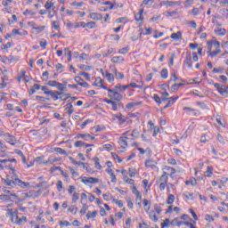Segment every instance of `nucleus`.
I'll return each mask as SVG.
<instances>
[{
  "instance_id": "1",
  "label": "nucleus",
  "mask_w": 228,
  "mask_h": 228,
  "mask_svg": "<svg viewBox=\"0 0 228 228\" xmlns=\"http://www.w3.org/2000/svg\"><path fill=\"white\" fill-rule=\"evenodd\" d=\"M9 168L12 175H7L6 178L2 179V183L4 186H10L11 188H15L19 186L20 188H29V183L23 182L19 178L17 174H15V168L9 166Z\"/></svg>"
},
{
  "instance_id": "2",
  "label": "nucleus",
  "mask_w": 228,
  "mask_h": 228,
  "mask_svg": "<svg viewBox=\"0 0 228 228\" xmlns=\"http://www.w3.org/2000/svg\"><path fill=\"white\" fill-rule=\"evenodd\" d=\"M49 95L53 99V101H67V99L70 97V94H63L62 92L59 91H50Z\"/></svg>"
},
{
  "instance_id": "3",
  "label": "nucleus",
  "mask_w": 228,
  "mask_h": 228,
  "mask_svg": "<svg viewBox=\"0 0 228 228\" xmlns=\"http://www.w3.org/2000/svg\"><path fill=\"white\" fill-rule=\"evenodd\" d=\"M144 167L146 168H151V170H153V172H159V167H158V161L152 159H146Z\"/></svg>"
},
{
  "instance_id": "4",
  "label": "nucleus",
  "mask_w": 228,
  "mask_h": 228,
  "mask_svg": "<svg viewBox=\"0 0 228 228\" xmlns=\"http://www.w3.org/2000/svg\"><path fill=\"white\" fill-rule=\"evenodd\" d=\"M6 216H11L12 224H15L17 225V224L19 222V212L17 210L9 208L7 210Z\"/></svg>"
},
{
  "instance_id": "5",
  "label": "nucleus",
  "mask_w": 228,
  "mask_h": 228,
  "mask_svg": "<svg viewBox=\"0 0 228 228\" xmlns=\"http://www.w3.org/2000/svg\"><path fill=\"white\" fill-rule=\"evenodd\" d=\"M107 90L109 92L108 96L110 97V99H112L113 101H117L118 102H119V101H122V99H124V96L120 94L118 92L110 88Z\"/></svg>"
},
{
  "instance_id": "6",
  "label": "nucleus",
  "mask_w": 228,
  "mask_h": 228,
  "mask_svg": "<svg viewBox=\"0 0 228 228\" xmlns=\"http://www.w3.org/2000/svg\"><path fill=\"white\" fill-rule=\"evenodd\" d=\"M28 26H30V28H32V33L34 35H40V33H42V31H45V26L38 27L35 22H28Z\"/></svg>"
},
{
  "instance_id": "7",
  "label": "nucleus",
  "mask_w": 228,
  "mask_h": 228,
  "mask_svg": "<svg viewBox=\"0 0 228 228\" xmlns=\"http://www.w3.org/2000/svg\"><path fill=\"white\" fill-rule=\"evenodd\" d=\"M208 51L211 52L212 49L217 50L220 49V42L216 39H212L207 42Z\"/></svg>"
},
{
  "instance_id": "8",
  "label": "nucleus",
  "mask_w": 228,
  "mask_h": 228,
  "mask_svg": "<svg viewBox=\"0 0 228 228\" xmlns=\"http://www.w3.org/2000/svg\"><path fill=\"white\" fill-rule=\"evenodd\" d=\"M80 181L84 184H97V183H99V178L83 176L80 178Z\"/></svg>"
},
{
  "instance_id": "9",
  "label": "nucleus",
  "mask_w": 228,
  "mask_h": 228,
  "mask_svg": "<svg viewBox=\"0 0 228 228\" xmlns=\"http://www.w3.org/2000/svg\"><path fill=\"white\" fill-rule=\"evenodd\" d=\"M214 86H215V88H216V90L220 94V95H228V91H227L225 85L215 83Z\"/></svg>"
},
{
  "instance_id": "10",
  "label": "nucleus",
  "mask_w": 228,
  "mask_h": 228,
  "mask_svg": "<svg viewBox=\"0 0 228 228\" xmlns=\"http://www.w3.org/2000/svg\"><path fill=\"white\" fill-rule=\"evenodd\" d=\"M4 138L7 143H10V145H15L17 143L15 136L10 134H4Z\"/></svg>"
},
{
  "instance_id": "11",
  "label": "nucleus",
  "mask_w": 228,
  "mask_h": 228,
  "mask_svg": "<svg viewBox=\"0 0 228 228\" xmlns=\"http://www.w3.org/2000/svg\"><path fill=\"white\" fill-rule=\"evenodd\" d=\"M160 6H166V8L181 6V2L162 1L160 2Z\"/></svg>"
},
{
  "instance_id": "12",
  "label": "nucleus",
  "mask_w": 228,
  "mask_h": 228,
  "mask_svg": "<svg viewBox=\"0 0 228 228\" xmlns=\"http://www.w3.org/2000/svg\"><path fill=\"white\" fill-rule=\"evenodd\" d=\"M101 72L103 77H105L107 81H109V83H113L115 81V77L113 76V74L108 71H104L103 69H101Z\"/></svg>"
},
{
  "instance_id": "13",
  "label": "nucleus",
  "mask_w": 228,
  "mask_h": 228,
  "mask_svg": "<svg viewBox=\"0 0 228 228\" xmlns=\"http://www.w3.org/2000/svg\"><path fill=\"white\" fill-rule=\"evenodd\" d=\"M94 86H98L100 88H103V90H108L109 88L104 86V81L101 77H96L94 83Z\"/></svg>"
},
{
  "instance_id": "14",
  "label": "nucleus",
  "mask_w": 228,
  "mask_h": 228,
  "mask_svg": "<svg viewBox=\"0 0 228 228\" xmlns=\"http://www.w3.org/2000/svg\"><path fill=\"white\" fill-rule=\"evenodd\" d=\"M214 33L215 35H216V37H225L227 30H225V28H223L222 26H220V27H216L214 29Z\"/></svg>"
},
{
  "instance_id": "15",
  "label": "nucleus",
  "mask_w": 228,
  "mask_h": 228,
  "mask_svg": "<svg viewBox=\"0 0 228 228\" xmlns=\"http://www.w3.org/2000/svg\"><path fill=\"white\" fill-rule=\"evenodd\" d=\"M75 81L79 85V86H83V88H88V86H90V85L80 77H75Z\"/></svg>"
},
{
  "instance_id": "16",
  "label": "nucleus",
  "mask_w": 228,
  "mask_h": 228,
  "mask_svg": "<svg viewBox=\"0 0 228 228\" xmlns=\"http://www.w3.org/2000/svg\"><path fill=\"white\" fill-rule=\"evenodd\" d=\"M170 38H172V40H175V42L183 40V33L181 31L173 33V34H171Z\"/></svg>"
},
{
  "instance_id": "17",
  "label": "nucleus",
  "mask_w": 228,
  "mask_h": 228,
  "mask_svg": "<svg viewBox=\"0 0 228 228\" xmlns=\"http://www.w3.org/2000/svg\"><path fill=\"white\" fill-rule=\"evenodd\" d=\"M151 200L147 199L142 200V205H143L145 213H149V211H151Z\"/></svg>"
},
{
  "instance_id": "18",
  "label": "nucleus",
  "mask_w": 228,
  "mask_h": 228,
  "mask_svg": "<svg viewBox=\"0 0 228 228\" xmlns=\"http://www.w3.org/2000/svg\"><path fill=\"white\" fill-rule=\"evenodd\" d=\"M89 17L92 19V20H102V15L101 13L91 12Z\"/></svg>"
},
{
  "instance_id": "19",
  "label": "nucleus",
  "mask_w": 228,
  "mask_h": 228,
  "mask_svg": "<svg viewBox=\"0 0 228 228\" xmlns=\"http://www.w3.org/2000/svg\"><path fill=\"white\" fill-rule=\"evenodd\" d=\"M112 63H117L118 65L122 64L124 61H126V59L122 56H115L111 59Z\"/></svg>"
},
{
  "instance_id": "20",
  "label": "nucleus",
  "mask_w": 228,
  "mask_h": 228,
  "mask_svg": "<svg viewBox=\"0 0 228 228\" xmlns=\"http://www.w3.org/2000/svg\"><path fill=\"white\" fill-rule=\"evenodd\" d=\"M159 183L168 184V174H167V171L163 172L162 175L159 179Z\"/></svg>"
},
{
  "instance_id": "21",
  "label": "nucleus",
  "mask_w": 228,
  "mask_h": 228,
  "mask_svg": "<svg viewBox=\"0 0 228 228\" xmlns=\"http://www.w3.org/2000/svg\"><path fill=\"white\" fill-rule=\"evenodd\" d=\"M74 146L75 147H86V148H88V147H94V144H87V143H85V142H83V141H77L75 143H74Z\"/></svg>"
},
{
  "instance_id": "22",
  "label": "nucleus",
  "mask_w": 228,
  "mask_h": 228,
  "mask_svg": "<svg viewBox=\"0 0 228 228\" xmlns=\"http://www.w3.org/2000/svg\"><path fill=\"white\" fill-rule=\"evenodd\" d=\"M79 138H83L86 142H88V138H92V135L90 134H77L75 136V140H79Z\"/></svg>"
},
{
  "instance_id": "23",
  "label": "nucleus",
  "mask_w": 228,
  "mask_h": 228,
  "mask_svg": "<svg viewBox=\"0 0 228 228\" xmlns=\"http://www.w3.org/2000/svg\"><path fill=\"white\" fill-rule=\"evenodd\" d=\"M45 8L46 12H51V10H54V3L51 2V0H48L45 4Z\"/></svg>"
},
{
  "instance_id": "24",
  "label": "nucleus",
  "mask_w": 228,
  "mask_h": 228,
  "mask_svg": "<svg viewBox=\"0 0 228 228\" xmlns=\"http://www.w3.org/2000/svg\"><path fill=\"white\" fill-rule=\"evenodd\" d=\"M220 53H222V50L217 49V50H212L209 52V50L208 51V56H210V58H216V56H218V54H220Z\"/></svg>"
},
{
  "instance_id": "25",
  "label": "nucleus",
  "mask_w": 228,
  "mask_h": 228,
  "mask_svg": "<svg viewBox=\"0 0 228 228\" xmlns=\"http://www.w3.org/2000/svg\"><path fill=\"white\" fill-rule=\"evenodd\" d=\"M65 111L70 117V115H72V113H74V105H72V103L66 104Z\"/></svg>"
},
{
  "instance_id": "26",
  "label": "nucleus",
  "mask_w": 228,
  "mask_h": 228,
  "mask_svg": "<svg viewBox=\"0 0 228 228\" xmlns=\"http://www.w3.org/2000/svg\"><path fill=\"white\" fill-rule=\"evenodd\" d=\"M118 143L122 149H126L127 147V137H120Z\"/></svg>"
},
{
  "instance_id": "27",
  "label": "nucleus",
  "mask_w": 228,
  "mask_h": 228,
  "mask_svg": "<svg viewBox=\"0 0 228 228\" xmlns=\"http://www.w3.org/2000/svg\"><path fill=\"white\" fill-rule=\"evenodd\" d=\"M149 216H150L151 220H152V222H158V220H159L158 216H156V212L154 210H151L149 212Z\"/></svg>"
},
{
  "instance_id": "28",
  "label": "nucleus",
  "mask_w": 228,
  "mask_h": 228,
  "mask_svg": "<svg viewBox=\"0 0 228 228\" xmlns=\"http://www.w3.org/2000/svg\"><path fill=\"white\" fill-rule=\"evenodd\" d=\"M12 35H20V37H26L28 35V31L23 30V31H19L17 28L12 29Z\"/></svg>"
},
{
  "instance_id": "29",
  "label": "nucleus",
  "mask_w": 228,
  "mask_h": 228,
  "mask_svg": "<svg viewBox=\"0 0 228 228\" xmlns=\"http://www.w3.org/2000/svg\"><path fill=\"white\" fill-rule=\"evenodd\" d=\"M185 62L188 67H192L193 63L191 62V53H188L185 57Z\"/></svg>"
},
{
  "instance_id": "30",
  "label": "nucleus",
  "mask_w": 228,
  "mask_h": 228,
  "mask_svg": "<svg viewBox=\"0 0 228 228\" xmlns=\"http://www.w3.org/2000/svg\"><path fill=\"white\" fill-rule=\"evenodd\" d=\"M112 72L115 74L117 79H124V73L118 72L115 68H113Z\"/></svg>"
},
{
  "instance_id": "31",
  "label": "nucleus",
  "mask_w": 228,
  "mask_h": 228,
  "mask_svg": "<svg viewBox=\"0 0 228 228\" xmlns=\"http://www.w3.org/2000/svg\"><path fill=\"white\" fill-rule=\"evenodd\" d=\"M4 63H13V61H15V58H13V56H9V57H4L2 61Z\"/></svg>"
},
{
  "instance_id": "32",
  "label": "nucleus",
  "mask_w": 228,
  "mask_h": 228,
  "mask_svg": "<svg viewBox=\"0 0 228 228\" xmlns=\"http://www.w3.org/2000/svg\"><path fill=\"white\" fill-rule=\"evenodd\" d=\"M163 170H165L166 172H169V175H174V174H175V169L168 166H165L163 167Z\"/></svg>"
},
{
  "instance_id": "33",
  "label": "nucleus",
  "mask_w": 228,
  "mask_h": 228,
  "mask_svg": "<svg viewBox=\"0 0 228 228\" xmlns=\"http://www.w3.org/2000/svg\"><path fill=\"white\" fill-rule=\"evenodd\" d=\"M212 72L214 74H224V72H225V69L219 67V68H214Z\"/></svg>"
},
{
  "instance_id": "34",
  "label": "nucleus",
  "mask_w": 228,
  "mask_h": 228,
  "mask_svg": "<svg viewBox=\"0 0 228 228\" xmlns=\"http://www.w3.org/2000/svg\"><path fill=\"white\" fill-rule=\"evenodd\" d=\"M135 20H143V9H141L137 14H135Z\"/></svg>"
},
{
  "instance_id": "35",
  "label": "nucleus",
  "mask_w": 228,
  "mask_h": 228,
  "mask_svg": "<svg viewBox=\"0 0 228 228\" xmlns=\"http://www.w3.org/2000/svg\"><path fill=\"white\" fill-rule=\"evenodd\" d=\"M139 104H141V102H129L126 105V110H133V108H134V106H139Z\"/></svg>"
},
{
  "instance_id": "36",
  "label": "nucleus",
  "mask_w": 228,
  "mask_h": 228,
  "mask_svg": "<svg viewBox=\"0 0 228 228\" xmlns=\"http://www.w3.org/2000/svg\"><path fill=\"white\" fill-rule=\"evenodd\" d=\"M205 177H211L213 175V167H208L207 171L204 173Z\"/></svg>"
},
{
  "instance_id": "37",
  "label": "nucleus",
  "mask_w": 228,
  "mask_h": 228,
  "mask_svg": "<svg viewBox=\"0 0 228 228\" xmlns=\"http://www.w3.org/2000/svg\"><path fill=\"white\" fill-rule=\"evenodd\" d=\"M12 45H13L12 43V42H9V43H7L6 45H1V49H2V51H6V52H8V49H11V47H12Z\"/></svg>"
},
{
  "instance_id": "38",
  "label": "nucleus",
  "mask_w": 228,
  "mask_h": 228,
  "mask_svg": "<svg viewBox=\"0 0 228 228\" xmlns=\"http://www.w3.org/2000/svg\"><path fill=\"white\" fill-rule=\"evenodd\" d=\"M9 197H11L12 200H16V202H22V200H20V198H19L15 192H11Z\"/></svg>"
},
{
  "instance_id": "39",
  "label": "nucleus",
  "mask_w": 228,
  "mask_h": 228,
  "mask_svg": "<svg viewBox=\"0 0 228 228\" xmlns=\"http://www.w3.org/2000/svg\"><path fill=\"white\" fill-rule=\"evenodd\" d=\"M55 88H57V90H60L61 92H67V87L62 86V84H60V82H57Z\"/></svg>"
},
{
  "instance_id": "40",
  "label": "nucleus",
  "mask_w": 228,
  "mask_h": 228,
  "mask_svg": "<svg viewBox=\"0 0 228 228\" xmlns=\"http://www.w3.org/2000/svg\"><path fill=\"white\" fill-rule=\"evenodd\" d=\"M84 170H86L89 174H94V169L88 165V163L84 164L83 166Z\"/></svg>"
},
{
  "instance_id": "41",
  "label": "nucleus",
  "mask_w": 228,
  "mask_h": 228,
  "mask_svg": "<svg viewBox=\"0 0 228 228\" xmlns=\"http://www.w3.org/2000/svg\"><path fill=\"white\" fill-rule=\"evenodd\" d=\"M58 161H60V159L56 158V157H49L48 158V163H50V165H53L54 163H58Z\"/></svg>"
},
{
  "instance_id": "42",
  "label": "nucleus",
  "mask_w": 228,
  "mask_h": 228,
  "mask_svg": "<svg viewBox=\"0 0 228 228\" xmlns=\"http://www.w3.org/2000/svg\"><path fill=\"white\" fill-rule=\"evenodd\" d=\"M6 163H8V159H0V170L6 168Z\"/></svg>"
},
{
  "instance_id": "43",
  "label": "nucleus",
  "mask_w": 228,
  "mask_h": 228,
  "mask_svg": "<svg viewBox=\"0 0 228 228\" xmlns=\"http://www.w3.org/2000/svg\"><path fill=\"white\" fill-rule=\"evenodd\" d=\"M174 200H175V196H174V194H169L167 204L168 205L174 204Z\"/></svg>"
},
{
  "instance_id": "44",
  "label": "nucleus",
  "mask_w": 228,
  "mask_h": 228,
  "mask_svg": "<svg viewBox=\"0 0 228 228\" xmlns=\"http://www.w3.org/2000/svg\"><path fill=\"white\" fill-rule=\"evenodd\" d=\"M127 88H129V86H120V85H118L115 86V89L116 90H120V92H124L126 90H127Z\"/></svg>"
},
{
  "instance_id": "45",
  "label": "nucleus",
  "mask_w": 228,
  "mask_h": 228,
  "mask_svg": "<svg viewBox=\"0 0 228 228\" xmlns=\"http://www.w3.org/2000/svg\"><path fill=\"white\" fill-rule=\"evenodd\" d=\"M96 216H97V211H94L93 213L92 212H88L86 214L87 220H90V218H95Z\"/></svg>"
},
{
  "instance_id": "46",
  "label": "nucleus",
  "mask_w": 228,
  "mask_h": 228,
  "mask_svg": "<svg viewBox=\"0 0 228 228\" xmlns=\"http://www.w3.org/2000/svg\"><path fill=\"white\" fill-rule=\"evenodd\" d=\"M28 222V217L26 216H22L20 218L18 217V223H17V225H22V224Z\"/></svg>"
},
{
  "instance_id": "47",
  "label": "nucleus",
  "mask_w": 228,
  "mask_h": 228,
  "mask_svg": "<svg viewBox=\"0 0 228 228\" xmlns=\"http://www.w3.org/2000/svg\"><path fill=\"white\" fill-rule=\"evenodd\" d=\"M171 225H176L177 227H181L182 222L179 221L178 218H175V219L172 220Z\"/></svg>"
},
{
  "instance_id": "48",
  "label": "nucleus",
  "mask_w": 228,
  "mask_h": 228,
  "mask_svg": "<svg viewBox=\"0 0 228 228\" xmlns=\"http://www.w3.org/2000/svg\"><path fill=\"white\" fill-rule=\"evenodd\" d=\"M160 76L163 79H167V77H168V70L167 69H162Z\"/></svg>"
},
{
  "instance_id": "49",
  "label": "nucleus",
  "mask_w": 228,
  "mask_h": 228,
  "mask_svg": "<svg viewBox=\"0 0 228 228\" xmlns=\"http://www.w3.org/2000/svg\"><path fill=\"white\" fill-rule=\"evenodd\" d=\"M145 4L146 6H152L154 4V0H144L142 4H141V7Z\"/></svg>"
},
{
  "instance_id": "50",
  "label": "nucleus",
  "mask_w": 228,
  "mask_h": 228,
  "mask_svg": "<svg viewBox=\"0 0 228 228\" xmlns=\"http://www.w3.org/2000/svg\"><path fill=\"white\" fill-rule=\"evenodd\" d=\"M131 136H132V140H136V138L140 136V132H138L136 129H134Z\"/></svg>"
},
{
  "instance_id": "51",
  "label": "nucleus",
  "mask_w": 228,
  "mask_h": 228,
  "mask_svg": "<svg viewBox=\"0 0 228 228\" xmlns=\"http://www.w3.org/2000/svg\"><path fill=\"white\" fill-rule=\"evenodd\" d=\"M169 225H171V222L168 218L165 219L163 223H161L162 228L168 227Z\"/></svg>"
},
{
  "instance_id": "52",
  "label": "nucleus",
  "mask_w": 228,
  "mask_h": 228,
  "mask_svg": "<svg viewBox=\"0 0 228 228\" xmlns=\"http://www.w3.org/2000/svg\"><path fill=\"white\" fill-rule=\"evenodd\" d=\"M129 53V46L119 49V54H127Z\"/></svg>"
},
{
  "instance_id": "53",
  "label": "nucleus",
  "mask_w": 228,
  "mask_h": 228,
  "mask_svg": "<svg viewBox=\"0 0 228 228\" xmlns=\"http://www.w3.org/2000/svg\"><path fill=\"white\" fill-rule=\"evenodd\" d=\"M193 3H195V0H185L183 4H184L185 8H190V6H191V4H193Z\"/></svg>"
},
{
  "instance_id": "54",
  "label": "nucleus",
  "mask_w": 228,
  "mask_h": 228,
  "mask_svg": "<svg viewBox=\"0 0 228 228\" xmlns=\"http://www.w3.org/2000/svg\"><path fill=\"white\" fill-rule=\"evenodd\" d=\"M77 200H79V193L74 192L72 195V202L74 204H76V202H77Z\"/></svg>"
},
{
  "instance_id": "55",
  "label": "nucleus",
  "mask_w": 228,
  "mask_h": 228,
  "mask_svg": "<svg viewBox=\"0 0 228 228\" xmlns=\"http://www.w3.org/2000/svg\"><path fill=\"white\" fill-rule=\"evenodd\" d=\"M86 28H88V29H94L95 22L90 21V22L86 23Z\"/></svg>"
},
{
  "instance_id": "56",
  "label": "nucleus",
  "mask_w": 228,
  "mask_h": 228,
  "mask_svg": "<svg viewBox=\"0 0 228 228\" xmlns=\"http://www.w3.org/2000/svg\"><path fill=\"white\" fill-rule=\"evenodd\" d=\"M59 224L61 225V227H70V222L69 221H60Z\"/></svg>"
},
{
  "instance_id": "57",
  "label": "nucleus",
  "mask_w": 228,
  "mask_h": 228,
  "mask_svg": "<svg viewBox=\"0 0 228 228\" xmlns=\"http://www.w3.org/2000/svg\"><path fill=\"white\" fill-rule=\"evenodd\" d=\"M34 161L38 165H44V157H37Z\"/></svg>"
},
{
  "instance_id": "58",
  "label": "nucleus",
  "mask_w": 228,
  "mask_h": 228,
  "mask_svg": "<svg viewBox=\"0 0 228 228\" xmlns=\"http://www.w3.org/2000/svg\"><path fill=\"white\" fill-rule=\"evenodd\" d=\"M94 133H101V131H104V129H106V127L101 126H96L94 127Z\"/></svg>"
},
{
  "instance_id": "59",
  "label": "nucleus",
  "mask_w": 228,
  "mask_h": 228,
  "mask_svg": "<svg viewBox=\"0 0 228 228\" xmlns=\"http://www.w3.org/2000/svg\"><path fill=\"white\" fill-rule=\"evenodd\" d=\"M116 22H118V24H126V22H127V18H119L116 20Z\"/></svg>"
},
{
  "instance_id": "60",
  "label": "nucleus",
  "mask_w": 228,
  "mask_h": 228,
  "mask_svg": "<svg viewBox=\"0 0 228 228\" xmlns=\"http://www.w3.org/2000/svg\"><path fill=\"white\" fill-rule=\"evenodd\" d=\"M87 209H88V206L86 204H84L82 208L80 209V215H86Z\"/></svg>"
},
{
  "instance_id": "61",
  "label": "nucleus",
  "mask_w": 228,
  "mask_h": 228,
  "mask_svg": "<svg viewBox=\"0 0 228 228\" xmlns=\"http://www.w3.org/2000/svg\"><path fill=\"white\" fill-rule=\"evenodd\" d=\"M154 209L158 215H161V205L155 204Z\"/></svg>"
},
{
  "instance_id": "62",
  "label": "nucleus",
  "mask_w": 228,
  "mask_h": 228,
  "mask_svg": "<svg viewBox=\"0 0 228 228\" xmlns=\"http://www.w3.org/2000/svg\"><path fill=\"white\" fill-rule=\"evenodd\" d=\"M179 99V96L167 98L168 103L172 106L175 101Z\"/></svg>"
},
{
  "instance_id": "63",
  "label": "nucleus",
  "mask_w": 228,
  "mask_h": 228,
  "mask_svg": "<svg viewBox=\"0 0 228 228\" xmlns=\"http://www.w3.org/2000/svg\"><path fill=\"white\" fill-rule=\"evenodd\" d=\"M129 177H134L136 174H138V171L136 169H129Z\"/></svg>"
},
{
  "instance_id": "64",
  "label": "nucleus",
  "mask_w": 228,
  "mask_h": 228,
  "mask_svg": "<svg viewBox=\"0 0 228 228\" xmlns=\"http://www.w3.org/2000/svg\"><path fill=\"white\" fill-rule=\"evenodd\" d=\"M12 3H13V0H3L2 1L3 6H10V4H12Z\"/></svg>"
}]
</instances>
